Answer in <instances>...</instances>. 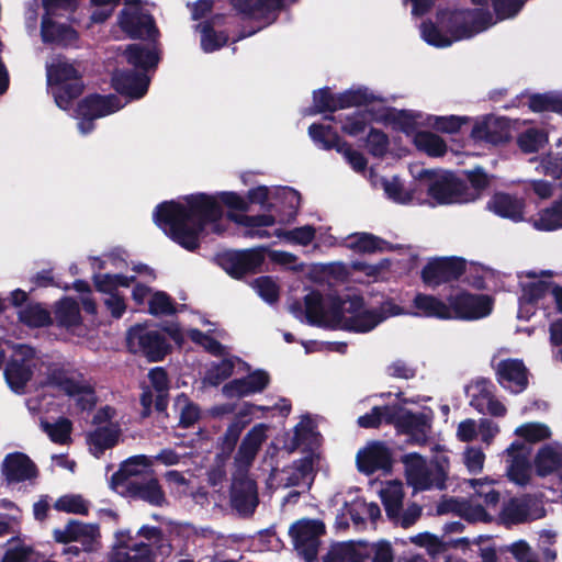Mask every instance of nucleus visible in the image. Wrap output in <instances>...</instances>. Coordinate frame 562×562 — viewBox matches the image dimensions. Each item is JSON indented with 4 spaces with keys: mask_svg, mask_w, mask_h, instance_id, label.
<instances>
[{
    "mask_svg": "<svg viewBox=\"0 0 562 562\" xmlns=\"http://www.w3.org/2000/svg\"><path fill=\"white\" fill-rule=\"evenodd\" d=\"M248 207V200L236 192L196 193L159 204L154 220L172 240L193 250L202 235L224 234L228 221L234 222L229 214L238 215L235 211L246 212Z\"/></svg>",
    "mask_w": 562,
    "mask_h": 562,
    "instance_id": "f257e3e1",
    "label": "nucleus"
},
{
    "mask_svg": "<svg viewBox=\"0 0 562 562\" xmlns=\"http://www.w3.org/2000/svg\"><path fill=\"white\" fill-rule=\"evenodd\" d=\"M291 313L311 325L368 333L392 316L404 314L393 301H384L379 307H369L358 295L345 297L326 296L318 292L308 293L303 304L290 306Z\"/></svg>",
    "mask_w": 562,
    "mask_h": 562,
    "instance_id": "f03ea898",
    "label": "nucleus"
},
{
    "mask_svg": "<svg viewBox=\"0 0 562 562\" xmlns=\"http://www.w3.org/2000/svg\"><path fill=\"white\" fill-rule=\"evenodd\" d=\"M475 10H443L437 14L436 23L423 22L420 36L435 47H448L456 42L470 38L494 24L487 10L490 0H471Z\"/></svg>",
    "mask_w": 562,
    "mask_h": 562,
    "instance_id": "7ed1b4c3",
    "label": "nucleus"
},
{
    "mask_svg": "<svg viewBox=\"0 0 562 562\" xmlns=\"http://www.w3.org/2000/svg\"><path fill=\"white\" fill-rule=\"evenodd\" d=\"M408 170L419 191H427L426 198L423 196V203L435 206L469 203L479 199L477 193L472 192L467 183L450 171L427 169L417 162L409 165Z\"/></svg>",
    "mask_w": 562,
    "mask_h": 562,
    "instance_id": "20e7f679",
    "label": "nucleus"
},
{
    "mask_svg": "<svg viewBox=\"0 0 562 562\" xmlns=\"http://www.w3.org/2000/svg\"><path fill=\"white\" fill-rule=\"evenodd\" d=\"M273 202L277 203V206H273L271 213L252 216L229 214V217L244 228L245 236L259 239L270 238L271 234L268 227L293 221L300 206L301 196L292 188L277 187Z\"/></svg>",
    "mask_w": 562,
    "mask_h": 562,
    "instance_id": "39448f33",
    "label": "nucleus"
},
{
    "mask_svg": "<svg viewBox=\"0 0 562 562\" xmlns=\"http://www.w3.org/2000/svg\"><path fill=\"white\" fill-rule=\"evenodd\" d=\"M122 58L140 71H115L112 78L113 87L130 99H139L147 92L149 86V78L145 71L157 66L159 50L154 43L147 46L133 44L127 46Z\"/></svg>",
    "mask_w": 562,
    "mask_h": 562,
    "instance_id": "423d86ee",
    "label": "nucleus"
},
{
    "mask_svg": "<svg viewBox=\"0 0 562 562\" xmlns=\"http://www.w3.org/2000/svg\"><path fill=\"white\" fill-rule=\"evenodd\" d=\"M521 296L519 299V318H529L536 307L542 308L546 316L553 312L562 313V288L542 280L533 271L519 276Z\"/></svg>",
    "mask_w": 562,
    "mask_h": 562,
    "instance_id": "0eeeda50",
    "label": "nucleus"
},
{
    "mask_svg": "<svg viewBox=\"0 0 562 562\" xmlns=\"http://www.w3.org/2000/svg\"><path fill=\"white\" fill-rule=\"evenodd\" d=\"M474 493L471 502L454 498L443 499L439 503V514L456 513L469 521H486V509L495 508L499 502V493L495 490V480L484 477L469 481Z\"/></svg>",
    "mask_w": 562,
    "mask_h": 562,
    "instance_id": "6e6552de",
    "label": "nucleus"
},
{
    "mask_svg": "<svg viewBox=\"0 0 562 562\" xmlns=\"http://www.w3.org/2000/svg\"><path fill=\"white\" fill-rule=\"evenodd\" d=\"M384 119L393 128L405 133L417 150L430 157H441L446 154L447 144L440 136L420 130L427 127L422 120V112L391 110L387 111Z\"/></svg>",
    "mask_w": 562,
    "mask_h": 562,
    "instance_id": "1a4fd4ad",
    "label": "nucleus"
},
{
    "mask_svg": "<svg viewBox=\"0 0 562 562\" xmlns=\"http://www.w3.org/2000/svg\"><path fill=\"white\" fill-rule=\"evenodd\" d=\"M138 533L148 542H137L132 539L128 531H117L109 562H155L156 549L162 553L168 552V547L164 549L159 544L162 538L157 528L142 527Z\"/></svg>",
    "mask_w": 562,
    "mask_h": 562,
    "instance_id": "9d476101",
    "label": "nucleus"
},
{
    "mask_svg": "<svg viewBox=\"0 0 562 562\" xmlns=\"http://www.w3.org/2000/svg\"><path fill=\"white\" fill-rule=\"evenodd\" d=\"M47 85L55 103L61 110H69L72 100L83 89L79 71L65 57L56 56L46 64Z\"/></svg>",
    "mask_w": 562,
    "mask_h": 562,
    "instance_id": "9b49d317",
    "label": "nucleus"
},
{
    "mask_svg": "<svg viewBox=\"0 0 562 562\" xmlns=\"http://www.w3.org/2000/svg\"><path fill=\"white\" fill-rule=\"evenodd\" d=\"M393 558L387 541H347L333 544L324 562H393Z\"/></svg>",
    "mask_w": 562,
    "mask_h": 562,
    "instance_id": "f8f14e48",
    "label": "nucleus"
},
{
    "mask_svg": "<svg viewBox=\"0 0 562 562\" xmlns=\"http://www.w3.org/2000/svg\"><path fill=\"white\" fill-rule=\"evenodd\" d=\"M46 384L72 398L80 411H89L95 405L97 397L91 385L72 371L52 367L47 373Z\"/></svg>",
    "mask_w": 562,
    "mask_h": 562,
    "instance_id": "ddd939ff",
    "label": "nucleus"
},
{
    "mask_svg": "<svg viewBox=\"0 0 562 562\" xmlns=\"http://www.w3.org/2000/svg\"><path fill=\"white\" fill-rule=\"evenodd\" d=\"M407 483L415 491H425L430 488H442L447 476L445 463L446 458L440 463L427 464L425 459L417 453H408L403 457Z\"/></svg>",
    "mask_w": 562,
    "mask_h": 562,
    "instance_id": "4468645a",
    "label": "nucleus"
},
{
    "mask_svg": "<svg viewBox=\"0 0 562 562\" xmlns=\"http://www.w3.org/2000/svg\"><path fill=\"white\" fill-rule=\"evenodd\" d=\"M114 415L115 411L112 407L104 406L93 417L95 427L87 434L86 440L89 451L97 458L119 442L121 427L113 422Z\"/></svg>",
    "mask_w": 562,
    "mask_h": 562,
    "instance_id": "2eb2a0df",
    "label": "nucleus"
},
{
    "mask_svg": "<svg viewBox=\"0 0 562 562\" xmlns=\"http://www.w3.org/2000/svg\"><path fill=\"white\" fill-rule=\"evenodd\" d=\"M537 169L546 175L562 180V155H547L540 160ZM532 226L537 231L552 232L562 228V195L551 206L538 212L532 218Z\"/></svg>",
    "mask_w": 562,
    "mask_h": 562,
    "instance_id": "dca6fc26",
    "label": "nucleus"
},
{
    "mask_svg": "<svg viewBox=\"0 0 562 562\" xmlns=\"http://www.w3.org/2000/svg\"><path fill=\"white\" fill-rule=\"evenodd\" d=\"M126 102L115 95H90L81 100L75 111L78 130L87 135L94 130V120L110 115L121 110Z\"/></svg>",
    "mask_w": 562,
    "mask_h": 562,
    "instance_id": "f3484780",
    "label": "nucleus"
},
{
    "mask_svg": "<svg viewBox=\"0 0 562 562\" xmlns=\"http://www.w3.org/2000/svg\"><path fill=\"white\" fill-rule=\"evenodd\" d=\"M120 29L130 37L155 40L158 31L151 15L138 0H126L117 15Z\"/></svg>",
    "mask_w": 562,
    "mask_h": 562,
    "instance_id": "a211bd4d",
    "label": "nucleus"
},
{
    "mask_svg": "<svg viewBox=\"0 0 562 562\" xmlns=\"http://www.w3.org/2000/svg\"><path fill=\"white\" fill-rule=\"evenodd\" d=\"M330 505H341L336 514V527L338 529L347 528L349 518L356 527L361 528L367 519L374 522L381 515L380 507L375 503H367L361 498L347 499L341 494L334 495Z\"/></svg>",
    "mask_w": 562,
    "mask_h": 562,
    "instance_id": "6ab92c4d",
    "label": "nucleus"
},
{
    "mask_svg": "<svg viewBox=\"0 0 562 562\" xmlns=\"http://www.w3.org/2000/svg\"><path fill=\"white\" fill-rule=\"evenodd\" d=\"M10 347L13 353L4 369V379L14 393L22 394L33 375L35 351L26 345Z\"/></svg>",
    "mask_w": 562,
    "mask_h": 562,
    "instance_id": "aec40b11",
    "label": "nucleus"
},
{
    "mask_svg": "<svg viewBox=\"0 0 562 562\" xmlns=\"http://www.w3.org/2000/svg\"><path fill=\"white\" fill-rule=\"evenodd\" d=\"M325 532V525L318 519H301L290 528L297 552L304 557L306 562H312L317 554L319 537Z\"/></svg>",
    "mask_w": 562,
    "mask_h": 562,
    "instance_id": "412c9836",
    "label": "nucleus"
},
{
    "mask_svg": "<svg viewBox=\"0 0 562 562\" xmlns=\"http://www.w3.org/2000/svg\"><path fill=\"white\" fill-rule=\"evenodd\" d=\"M45 14L41 23V37L44 43L60 45L64 47L72 46L78 41V33L71 26L59 23L55 20L59 10H69L72 7L57 5L49 10L47 0H44Z\"/></svg>",
    "mask_w": 562,
    "mask_h": 562,
    "instance_id": "4be33fe9",
    "label": "nucleus"
},
{
    "mask_svg": "<svg viewBox=\"0 0 562 562\" xmlns=\"http://www.w3.org/2000/svg\"><path fill=\"white\" fill-rule=\"evenodd\" d=\"M127 345L132 351L143 352L153 361L162 359L169 350V346L160 333L147 331L140 325L128 330Z\"/></svg>",
    "mask_w": 562,
    "mask_h": 562,
    "instance_id": "5701e85b",
    "label": "nucleus"
},
{
    "mask_svg": "<svg viewBox=\"0 0 562 562\" xmlns=\"http://www.w3.org/2000/svg\"><path fill=\"white\" fill-rule=\"evenodd\" d=\"M453 318L473 321L486 317L493 310V300L485 294L461 292L450 296Z\"/></svg>",
    "mask_w": 562,
    "mask_h": 562,
    "instance_id": "b1692460",
    "label": "nucleus"
},
{
    "mask_svg": "<svg viewBox=\"0 0 562 562\" xmlns=\"http://www.w3.org/2000/svg\"><path fill=\"white\" fill-rule=\"evenodd\" d=\"M530 451V448L520 441H514L505 451L507 454L506 475L516 485L526 486L532 481Z\"/></svg>",
    "mask_w": 562,
    "mask_h": 562,
    "instance_id": "393cba45",
    "label": "nucleus"
},
{
    "mask_svg": "<svg viewBox=\"0 0 562 562\" xmlns=\"http://www.w3.org/2000/svg\"><path fill=\"white\" fill-rule=\"evenodd\" d=\"M233 7L245 18L257 21L259 29L269 25L281 8L296 0H231Z\"/></svg>",
    "mask_w": 562,
    "mask_h": 562,
    "instance_id": "a878e982",
    "label": "nucleus"
},
{
    "mask_svg": "<svg viewBox=\"0 0 562 562\" xmlns=\"http://www.w3.org/2000/svg\"><path fill=\"white\" fill-rule=\"evenodd\" d=\"M319 464V454L311 451L302 459L280 472L279 481L285 487H310L314 480L315 470Z\"/></svg>",
    "mask_w": 562,
    "mask_h": 562,
    "instance_id": "bb28decb",
    "label": "nucleus"
},
{
    "mask_svg": "<svg viewBox=\"0 0 562 562\" xmlns=\"http://www.w3.org/2000/svg\"><path fill=\"white\" fill-rule=\"evenodd\" d=\"M369 101L366 91H348L340 95H333L328 89H321L314 92L313 111L311 113H322L325 111H336L349 106H358Z\"/></svg>",
    "mask_w": 562,
    "mask_h": 562,
    "instance_id": "cd10ccee",
    "label": "nucleus"
},
{
    "mask_svg": "<svg viewBox=\"0 0 562 562\" xmlns=\"http://www.w3.org/2000/svg\"><path fill=\"white\" fill-rule=\"evenodd\" d=\"M468 271L465 261L461 258L435 259L423 269V281L429 286H437L442 282L460 277Z\"/></svg>",
    "mask_w": 562,
    "mask_h": 562,
    "instance_id": "c85d7f7f",
    "label": "nucleus"
},
{
    "mask_svg": "<svg viewBox=\"0 0 562 562\" xmlns=\"http://www.w3.org/2000/svg\"><path fill=\"white\" fill-rule=\"evenodd\" d=\"M498 383L513 394L521 393L528 385V372L518 359H506L495 366Z\"/></svg>",
    "mask_w": 562,
    "mask_h": 562,
    "instance_id": "c756f323",
    "label": "nucleus"
},
{
    "mask_svg": "<svg viewBox=\"0 0 562 562\" xmlns=\"http://www.w3.org/2000/svg\"><path fill=\"white\" fill-rule=\"evenodd\" d=\"M486 209L499 217L517 223L525 220L526 201L515 194L495 192L487 201Z\"/></svg>",
    "mask_w": 562,
    "mask_h": 562,
    "instance_id": "7c9ffc66",
    "label": "nucleus"
},
{
    "mask_svg": "<svg viewBox=\"0 0 562 562\" xmlns=\"http://www.w3.org/2000/svg\"><path fill=\"white\" fill-rule=\"evenodd\" d=\"M154 465V460L145 454L134 456L124 461L120 470L114 473L110 486L119 494H124L132 477L145 474Z\"/></svg>",
    "mask_w": 562,
    "mask_h": 562,
    "instance_id": "2f4dec72",
    "label": "nucleus"
},
{
    "mask_svg": "<svg viewBox=\"0 0 562 562\" xmlns=\"http://www.w3.org/2000/svg\"><path fill=\"white\" fill-rule=\"evenodd\" d=\"M393 424L400 431L408 435L409 439L415 443L425 442L430 430V418L428 415L411 414L397 406Z\"/></svg>",
    "mask_w": 562,
    "mask_h": 562,
    "instance_id": "473e14b6",
    "label": "nucleus"
},
{
    "mask_svg": "<svg viewBox=\"0 0 562 562\" xmlns=\"http://www.w3.org/2000/svg\"><path fill=\"white\" fill-rule=\"evenodd\" d=\"M232 505L243 515L251 514L258 505L256 483L243 473L234 477L232 485Z\"/></svg>",
    "mask_w": 562,
    "mask_h": 562,
    "instance_id": "72a5a7b5",
    "label": "nucleus"
},
{
    "mask_svg": "<svg viewBox=\"0 0 562 562\" xmlns=\"http://www.w3.org/2000/svg\"><path fill=\"white\" fill-rule=\"evenodd\" d=\"M357 465L360 472L371 474L378 470H389L391 452L381 442H370L357 453Z\"/></svg>",
    "mask_w": 562,
    "mask_h": 562,
    "instance_id": "f704fd0d",
    "label": "nucleus"
},
{
    "mask_svg": "<svg viewBox=\"0 0 562 562\" xmlns=\"http://www.w3.org/2000/svg\"><path fill=\"white\" fill-rule=\"evenodd\" d=\"M1 470L7 482L10 484L31 482L37 476L35 464L26 454L21 452L8 454L2 462Z\"/></svg>",
    "mask_w": 562,
    "mask_h": 562,
    "instance_id": "c9c22d12",
    "label": "nucleus"
},
{
    "mask_svg": "<svg viewBox=\"0 0 562 562\" xmlns=\"http://www.w3.org/2000/svg\"><path fill=\"white\" fill-rule=\"evenodd\" d=\"M269 374L263 370H256L243 379H235L223 386V394L227 397H245L263 391L269 384Z\"/></svg>",
    "mask_w": 562,
    "mask_h": 562,
    "instance_id": "e433bc0d",
    "label": "nucleus"
},
{
    "mask_svg": "<svg viewBox=\"0 0 562 562\" xmlns=\"http://www.w3.org/2000/svg\"><path fill=\"white\" fill-rule=\"evenodd\" d=\"M268 426L258 424L254 426L243 439L235 462L240 471L247 469L254 461L262 442L267 439Z\"/></svg>",
    "mask_w": 562,
    "mask_h": 562,
    "instance_id": "4c0bfd02",
    "label": "nucleus"
},
{
    "mask_svg": "<svg viewBox=\"0 0 562 562\" xmlns=\"http://www.w3.org/2000/svg\"><path fill=\"white\" fill-rule=\"evenodd\" d=\"M372 184L374 187H381L387 199L395 203H423V194L419 192L417 182H415L413 189H405L398 177H392L390 179H372Z\"/></svg>",
    "mask_w": 562,
    "mask_h": 562,
    "instance_id": "58836bf2",
    "label": "nucleus"
},
{
    "mask_svg": "<svg viewBox=\"0 0 562 562\" xmlns=\"http://www.w3.org/2000/svg\"><path fill=\"white\" fill-rule=\"evenodd\" d=\"M77 0H47L49 10L55 9L57 5L74 7ZM119 0H89L87 7L89 18L86 24L87 29L92 27L94 24L104 23L114 12Z\"/></svg>",
    "mask_w": 562,
    "mask_h": 562,
    "instance_id": "ea45409f",
    "label": "nucleus"
},
{
    "mask_svg": "<svg viewBox=\"0 0 562 562\" xmlns=\"http://www.w3.org/2000/svg\"><path fill=\"white\" fill-rule=\"evenodd\" d=\"M537 475L548 476L562 467V445L552 442L540 447L533 458Z\"/></svg>",
    "mask_w": 562,
    "mask_h": 562,
    "instance_id": "a19ab883",
    "label": "nucleus"
},
{
    "mask_svg": "<svg viewBox=\"0 0 562 562\" xmlns=\"http://www.w3.org/2000/svg\"><path fill=\"white\" fill-rule=\"evenodd\" d=\"M414 306L417 310L415 315L425 317H436L440 319L453 318L451 303L443 301L428 294L418 293L414 301Z\"/></svg>",
    "mask_w": 562,
    "mask_h": 562,
    "instance_id": "79ce46f5",
    "label": "nucleus"
},
{
    "mask_svg": "<svg viewBox=\"0 0 562 562\" xmlns=\"http://www.w3.org/2000/svg\"><path fill=\"white\" fill-rule=\"evenodd\" d=\"M55 319L67 330L82 335L81 317L78 304L71 299H63L55 306Z\"/></svg>",
    "mask_w": 562,
    "mask_h": 562,
    "instance_id": "37998d69",
    "label": "nucleus"
},
{
    "mask_svg": "<svg viewBox=\"0 0 562 562\" xmlns=\"http://www.w3.org/2000/svg\"><path fill=\"white\" fill-rule=\"evenodd\" d=\"M125 493L154 506H161L166 502L165 493L154 477L146 482L128 483Z\"/></svg>",
    "mask_w": 562,
    "mask_h": 562,
    "instance_id": "c03bdc74",
    "label": "nucleus"
},
{
    "mask_svg": "<svg viewBox=\"0 0 562 562\" xmlns=\"http://www.w3.org/2000/svg\"><path fill=\"white\" fill-rule=\"evenodd\" d=\"M270 234L271 237L274 236L285 244L302 247L311 245L317 236L322 238V234L312 225H303L292 229L276 228Z\"/></svg>",
    "mask_w": 562,
    "mask_h": 562,
    "instance_id": "a18cd8bd",
    "label": "nucleus"
},
{
    "mask_svg": "<svg viewBox=\"0 0 562 562\" xmlns=\"http://www.w3.org/2000/svg\"><path fill=\"white\" fill-rule=\"evenodd\" d=\"M319 434L316 430L314 420L310 417H303L294 428L291 449L304 446L307 449L305 454L311 451L316 452V448L319 446Z\"/></svg>",
    "mask_w": 562,
    "mask_h": 562,
    "instance_id": "49530a36",
    "label": "nucleus"
},
{
    "mask_svg": "<svg viewBox=\"0 0 562 562\" xmlns=\"http://www.w3.org/2000/svg\"><path fill=\"white\" fill-rule=\"evenodd\" d=\"M344 246L358 254H372L389 249V244L369 233H355L347 236Z\"/></svg>",
    "mask_w": 562,
    "mask_h": 562,
    "instance_id": "de8ad7c7",
    "label": "nucleus"
},
{
    "mask_svg": "<svg viewBox=\"0 0 562 562\" xmlns=\"http://www.w3.org/2000/svg\"><path fill=\"white\" fill-rule=\"evenodd\" d=\"M265 260L261 249H249L246 251L237 252L233 256L235 267L228 272L235 278H240L244 273L255 271Z\"/></svg>",
    "mask_w": 562,
    "mask_h": 562,
    "instance_id": "09e8293b",
    "label": "nucleus"
},
{
    "mask_svg": "<svg viewBox=\"0 0 562 562\" xmlns=\"http://www.w3.org/2000/svg\"><path fill=\"white\" fill-rule=\"evenodd\" d=\"M389 517H398L403 504V484L398 481L387 482L380 491Z\"/></svg>",
    "mask_w": 562,
    "mask_h": 562,
    "instance_id": "8fccbe9b",
    "label": "nucleus"
},
{
    "mask_svg": "<svg viewBox=\"0 0 562 562\" xmlns=\"http://www.w3.org/2000/svg\"><path fill=\"white\" fill-rule=\"evenodd\" d=\"M243 364L236 358H224L218 362H212L205 372L203 382L213 386L218 385L234 373L236 366Z\"/></svg>",
    "mask_w": 562,
    "mask_h": 562,
    "instance_id": "3c124183",
    "label": "nucleus"
},
{
    "mask_svg": "<svg viewBox=\"0 0 562 562\" xmlns=\"http://www.w3.org/2000/svg\"><path fill=\"white\" fill-rule=\"evenodd\" d=\"M215 19L198 25L201 33V47L205 53H212L224 46L228 40L227 35L214 30Z\"/></svg>",
    "mask_w": 562,
    "mask_h": 562,
    "instance_id": "603ef678",
    "label": "nucleus"
},
{
    "mask_svg": "<svg viewBox=\"0 0 562 562\" xmlns=\"http://www.w3.org/2000/svg\"><path fill=\"white\" fill-rule=\"evenodd\" d=\"M541 516V513L529 512L526 502L521 499H512L505 505L502 513L503 520L506 524H518Z\"/></svg>",
    "mask_w": 562,
    "mask_h": 562,
    "instance_id": "864d4df0",
    "label": "nucleus"
},
{
    "mask_svg": "<svg viewBox=\"0 0 562 562\" xmlns=\"http://www.w3.org/2000/svg\"><path fill=\"white\" fill-rule=\"evenodd\" d=\"M308 134L313 142L323 149L335 148L337 150L338 144L344 142L329 125L312 124Z\"/></svg>",
    "mask_w": 562,
    "mask_h": 562,
    "instance_id": "5fc2aeb1",
    "label": "nucleus"
},
{
    "mask_svg": "<svg viewBox=\"0 0 562 562\" xmlns=\"http://www.w3.org/2000/svg\"><path fill=\"white\" fill-rule=\"evenodd\" d=\"M393 261L389 258L381 259L376 263L366 261H353L350 265L351 270L363 273L373 281L385 279L392 267Z\"/></svg>",
    "mask_w": 562,
    "mask_h": 562,
    "instance_id": "6e6d98bb",
    "label": "nucleus"
},
{
    "mask_svg": "<svg viewBox=\"0 0 562 562\" xmlns=\"http://www.w3.org/2000/svg\"><path fill=\"white\" fill-rule=\"evenodd\" d=\"M396 416V406H374L372 411L358 418L360 427H378L382 423L393 424Z\"/></svg>",
    "mask_w": 562,
    "mask_h": 562,
    "instance_id": "4d7b16f0",
    "label": "nucleus"
},
{
    "mask_svg": "<svg viewBox=\"0 0 562 562\" xmlns=\"http://www.w3.org/2000/svg\"><path fill=\"white\" fill-rule=\"evenodd\" d=\"M514 434L530 443L549 439L552 435L548 425L537 422L525 423L518 426Z\"/></svg>",
    "mask_w": 562,
    "mask_h": 562,
    "instance_id": "13d9d810",
    "label": "nucleus"
},
{
    "mask_svg": "<svg viewBox=\"0 0 562 562\" xmlns=\"http://www.w3.org/2000/svg\"><path fill=\"white\" fill-rule=\"evenodd\" d=\"M135 280V276L126 277L122 274L103 273L94 277V284L98 291L109 295L117 293L120 286L127 288Z\"/></svg>",
    "mask_w": 562,
    "mask_h": 562,
    "instance_id": "bf43d9fd",
    "label": "nucleus"
},
{
    "mask_svg": "<svg viewBox=\"0 0 562 562\" xmlns=\"http://www.w3.org/2000/svg\"><path fill=\"white\" fill-rule=\"evenodd\" d=\"M529 108L533 112H557L562 114V94L543 93L529 98Z\"/></svg>",
    "mask_w": 562,
    "mask_h": 562,
    "instance_id": "052dcab7",
    "label": "nucleus"
},
{
    "mask_svg": "<svg viewBox=\"0 0 562 562\" xmlns=\"http://www.w3.org/2000/svg\"><path fill=\"white\" fill-rule=\"evenodd\" d=\"M422 120L425 122L427 127H431L439 132L449 134L458 132L462 124L465 122L464 117L457 115L437 116L424 113Z\"/></svg>",
    "mask_w": 562,
    "mask_h": 562,
    "instance_id": "680f3d73",
    "label": "nucleus"
},
{
    "mask_svg": "<svg viewBox=\"0 0 562 562\" xmlns=\"http://www.w3.org/2000/svg\"><path fill=\"white\" fill-rule=\"evenodd\" d=\"M21 322L31 327H41L50 324L49 313L40 304H30L19 312Z\"/></svg>",
    "mask_w": 562,
    "mask_h": 562,
    "instance_id": "e2e57ef3",
    "label": "nucleus"
},
{
    "mask_svg": "<svg viewBox=\"0 0 562 562\" xmlns=\"http://www.w3.org/2000/svg\"><path fill=\"white\" fill-rule=\"evenodd\" d=\"M175 408L179 414L180 425L183 427L192 426L200 417L199 407L184 394L177 396Z\"/></svg>",
    "mask_w": 562,
    "mask_h": 562,
    "instance_id": "0e129e2a",
    "label": "nucleus"
},
{
    "mask_svg": "<svg viewBox=\"0 0 562 562\" xmlns=\"http://www.w3.org/2000/svg\"><path fill=\"white\" fill-rule=\"evenodd\" d=\"M277 192V187H266V186H259L256 188H252L248 191V202L249 204H258L263 210H266L268 213H271L273 206H277V203H274V196Z\"/></svg>",
    "mask_w": 562,
    "mask_h": 562,
    "instance_id": "69168bd1",
    "label": "nucleus"
},
{
    "mask_svg": "<svg viewBox=\"0 0 562 562\" xmlns=\"http://www.w3.org/2000/svg\"><path fill=\"white\" fill-rule=\"evenodd\" d=\"M548 143V135L539 130L530 128L520 134L518 145L525 153H535Z\"/></svg>",
    "mask_w": 562,
    "mask_h": 562,
    "instance_id": "338daca9",
    "label": "nucleus"
},
{
    "mask_svg": "<svg viewBox=\"0 0 562 562\" xmlns=\"http://www.w3.org/2000/svg\"><path fill=\"white\" fill-rule=\"evenodd\" d=\"M335 120L340 123L341 131L352 137H357L362 134L366 131L368 123L366 115L360 112L346 116L339 115L338 117H335Z\"/></svg>",
    "mask_w": 562,
    "mask_h": 562,
    "instance_id": "774afa93",
    "label": "nucleus"
}]
</instances>
